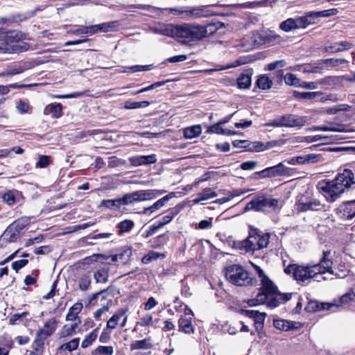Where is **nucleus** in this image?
Here are the masks:
<instances>
[{
  "label": "nucleus",
  "instance_id": "f257e3e1",
  "mask_svg": "<svg viewBox=\"0 0 355 355\" xmlns=\"http://www.w3.org/2000/svg\"><path fill=\"white\" fill-rule=\"evenodd\" d=\"M254 267L261 282V292L257 294L256 298L248 300V304L249 306H253L266 304L268 307L275 308L291 299V293L279 292L277 286L264 274L263 270L257 265H254Z\"/></svg>",
  "mask_w": 355,
  "mask_h": 355
},
{
  "label": "nucleus",
  "instance_id": "f03ea898",
  "mask_svg": "<svg viewBox=\"0 0 355 355\" xmlns=\"http://www.w3.org/2000/svg\"><path fill=\"white\" fill-rule=\"evenodd\" d=\"M355 185L354 175L345 169L334 180L320 184V189L329 202H335L340 196Z\"/></svg>",
  "mask_w": 355,
  "mask_h": 355
},
{
  "label": "nucleus",
  "instance_id": "7ed1b4c3",
  "mask_svg": "<svg viewBox=\"0 0 355 355\" xmlns=\"http://www.w3.org/2000/svg\"><path fill=\"white\" fill-rule=\"evenodd\" d=\"M213 24L200 26L190 24L175 25L174 39L182 44H189L202 40L216 31Z\"/></svg>",
  "mask_w": 355,
  "mask_h": 355
},
{
  "label": "nucleus",
  "instance_id": "20e7f679",
  "mask_svg": "<svg viewBox=\"0 0 355 355\" xmlns=\"http://www.w3.org/2000/svg\"><path fill=\"white\" fill-rule=\"evenodd\" d=\"M270 234L263 232L257 229L250 228L247 239L239 243V248L246 252L255 251L267 248L270 241Z\"/></svg>",
  "mask_w": 355,
  "mask_h": 355
},
{
  "label": "nucleus",
  "instance_id": "39448f33",
  "mask_svg": "<svg viewBox=\"0 0 355 355\" xmlns=\"http://www.w3.org/2000/svg\"><path fill=\"white\" fill-rule=\"evenodd\" d=\"M225 277L229 282L238 286H250L255 281L247 270L238 264L227 266L225 268Z\"/></svg>",
  "mask_w": 355,
  "mask_h": 355
},
{
  "label": "nucleus",
  "instance_id": "423d86ee",
  "mask_svg": "<svg viewBox=\"0 0 355 355\" xmlns=\"http://www.w3.org/2000/svg\"><path fill=\"white\" fill-rule=\"evenodd\" d=\"M317 266L313 264H307L306 266L290 264L285 269L286 274L293 275V278L299 282L308 284L310 280L319 275V272L316 271Z\"/></svg>",
  "mask_w": 355,
  "mask_h": 355
},
{
  "label": "nucleus",
  "instance_id": "0eeeda50",
  "mask_svg": "<svg viewBox=\"0 0 355 355\" xmlns=\"http://www.w3.org/2000/svg\"><path fill=\"white\" fill-rule=\"evenodd\" d=\"M281 209L279 200L275 198H266L265 196H259L249 202L245 211L253 209L257 211H278Z\"/></svg>",
  "mask_w": 355,
  "mask_h": 355
},
{
  "label": "nucleus",
  "instance_id": "6e6552de",
  "mask_svg": "<svg viewBox=\"0 0 355 355\" xmlns=\"http://www.w3.org/2000/svg\"><path fill=\"white\" fill-rule=\"evenodd\" d=\"M58 327V320L55 317L47 320L42 328L40 329L36 333V339L34 341L37 347H42L44 340L51 336Z\"/></svg>",
  "mask_w": 355,
  "mask_h": 355
},
{
  "label": "nucleus",
  "instance_id": "1a4fd4ad",
  "mask_svg": "<svg viewBox=\"0 0 355 355\" xmlns=\"http://www.w3.org/2000/svg\"><path fill=\"white\" fill-rule=\"evenodd\" d=\"M313 24H314V21L309 20L307 15H306L295 19L289 18L282 21L279 25V28L285 32H289L293 29L304 28Z\"/></svg>",
  "mask_w": 355,
  "mask_h": 355
},
{
  "label": "nucleus",
  "instance_id": "9d476101",
  "mask_svg": "<svg viewBox=\"0 0 355 355\" xmlns=\"http://www.w3.org/2000/svg\"><path fill=\"white\" fill-rule=\"evenodd\" d=\"M330 251L323 252L322 257L318 263L313 264L317 266L316 271L320 272L319 275H324L326 272L329 274L334 273L333 261L329 259Z\"/></svg>",
  "mask_w": 355,
  "mask_h": 355
},
{
  "label": "nucleus",
  "instance_id": "9b49d317",
  "mask_svg": "<svg viewBox=\"0 0 355 355\" xmlns=\"http://www.w3.org/2000/svg\"><path fill=\"white\" fill-rule=\"evenodd\" d=\"M149 30L154 34L167 36L174 39L175 25L157 23L156 26H150Z\"/></svg>",
  "mask_w": 355,
  "mask_h": 355
},
{
  "label": "nucleus",
  "instance_id": "f8f14e48",
  "mask_svg": "<svg viewBox=\"0 0 355 355\" xmlns=\"http://www.w3.org/2000/svg\"><path fill=\"white\" fill-rule=\"evenodd\" d=\"M211 8V6L192 8L191 9L186 10L185 15L187 17L193 19L215 15L216 13Z\"/></svg>",
  "mask_w": 355,
  "mask_h": 355
},
{
  "label": "nucleus",
  "instance_id": "ddd939ff",
  "mask_svg": "<svg viewBox=\"0 0 355 355\" xmlns=\"http://www.w3.org/2000/svg\"><path fill=\"white\" fill-rule=\"evenodd\" d=\"M340 218L350 220L355 216V200L343 202L336 210Z\"/></svg>",
  "mask_w": 355,
  "mask_h": 355
},
{
  "label": "nucleus",
  "instance_id": "4468645a",
  "mask_svg": "<svg viewBox=\"0 0 355 355\" xmlns=\"http://www.w3.org/2000/svg\"><path fill=\"white\" fill-rule=\"evenodd\" d=\"M286 173V168L282 163L274 166L268 167L261 171L257 173L261 178L276 177L283 175Z\"/></svg>",
  "mask_w": 355,
  "mask_h": 355
},
{
  "label": "nucleus",
  "instance_id": "2eb2a0df",
  "mask_svg": "<svg viewBox=\"0 0 355 355\" xmlns=\"http://www.w3.org/2000/svg\"><path fill=\"white\" fill-rule=\"evenodd\" d=\"M280 122L283 127H302L304 125L306 120L304 117L294 114H286L279 116Z\"/></svg>",
  "mask_w": 355,
  "mask_h": 355
},
{
  "label": "nucleus",
  "instance_id": "dca6fc26",
  "mask_svg": "<svg viewBox=\"0 0 355 355\" xmlns=\"http://www.w3.org/2000/svg\"><path fill=\"white\" fill-rule=\"evenodd\" d=\"M242 313L250 318L254 319L255 328L257 331L262 329L266 313L255 310L242 309Z\"/></svg>",
  "mask_w": 355,
  "mask_h": 355
},
{
  "label": "nucleus",
  "instance_id": "f3484780",
  "mask_svg": "<svg viewBox=\"0 0 355 355\" xmlns=\"http://www.w3.org/2000/svg\"><path fill=\"white\" fill-rule=\"evenodd\" d=\"M175 196V193L174 192H171L168 195L159 199L153 205H151L148 207L144 208L142 211V214H150L153 213L155 211L164 207L168 201H169L171 199H172Z\"/></svg>",
  "mask_w": 355,
  "mask_h": 355
},
{
  "label": "nucleus",
  "instance_id": "a211bd4d",
  "mask_svg": "<svg viewBox=\"0 0 355 355\" xmlns=\"http://www.w3.org/2000/svg\"><path fill=\"white\" fill-rule=\"evenodd\" d=\"M130 164L134 166H139L141 165H146L155 163L157 161L156 155H137L133 156L129 159Z\"/></svg>",
  "mask_w": 355,
  "mask_h": 355
},
{
  "label": "nucleus",
  "instance_id": "6ab92c4d",
  "mask_svg": "<svg viewBox=\"0 0 355 355\" xmlns=\"http://www.w3.org/2000/svg\"><path fill=\"white\" fill-rule=\"evenodd\" d=\"M311 130L313 131H332L344 132H351L355 131V130L346 127L343 125L333 124L313 126Z\"/></svg>",
  "mask_w": 355,
  "mask_h": 355
},
{
  "label": "nucleus",
  "instance_id": "aec40b11",
  "mask_svg": "<svg viewBox=\"0 0 355 355\" xmlns=\"http://www.w3.org/2000/svg\"><path fill=\"white\" fill-rule=\"evenodd\" d=\"M164 192V190H139L135 193L137 201H144L153 200Z\"/></svg>",
  "mask_w": 355,
  "mask_h": 355
},
{
  "label": "nucleus",
  "instance_id": "412c9836",
  "mask_svg": "<svg viewBox=\"0 0 355 355\" xmlns=\"http://www.w3.org/2000/svg\"><path fill=\"white\" fill-rule=\"evenodd\" d=\"M131 255V249L129 248H123L120 249L116 254L111 256V260L113 262L125 263L128 261Z\"/></svg>",
  "mask_w": 355,
  "mask_h": 355
},
{
  "label": "nucleus",
  "instance_id": "4be33fe9",
  "mask_svg": "<svg viewBox=\"0 0 355 355\" xmlns=\"http://www.w3.org/2000/svg\"><path fill=\"white\" fill-rule=\"evenodd\" d=\"M179 330L185 334H191L194 333L192 325V318L191 316H182L178 321Z\"/></svg>",
  "mask_w": 355,
  "mask_h": 355
},
{
  "label": "nucleus",
  "instance_id": "5701e85b",
  "mask_svg": "<svg viewBox=\"0 0 355 355\" xmlns=\"http://www.w3.org/2000/svg\"><path fill=\"white\" fill-rule=\"evenodd\" d=\"M128 311L127 309H119L107 321V329H114L119 324L120 319L126 314Z\"/></svg>",
  "mask_w": 355,
  "mask_h": 355
},
{
  "label": "nucleus",
  "instance_id": "b1692460",
  "mask_svg": "<svg viewBox=\"0 0 355 355\" xmlns=\"http://www.w3.org/2000/svg\"><path fill=\"white\" fill-rule=\"evenodd\" d=\"M202 132L200 125H194L185 128L183 130L184 137L187 139H191L198 137Z\"/></svg>",
  "mask_w": 355,
  "mask_h": 355
},
{
  "label": "nucleus",
  "instance_id": "393cba45",
  "mask_svg": "<svg viewBox=\"0 0 355 355\" xmlns=\"http://www.w3.org/2000/svg\"><path fill=\"white\" fill-rule=\"evenodd\" d=\"M50 113L55 119L60 118L62 114V105L60 103H51L44 109V114Z\"/></svg>",
  "mask_w": 355,
  "mask_h": 355
},
{
  "label": "nucleus",
  "instance_id": "a878e982",
  "mask_svg": "<svg viewBox=\"0 0 355 355\" xmlns=\"http://www.w3.org/2000/svg\"><path fill=\"white\" fill-rule=\"evenodd\" d=\"M83 309V304L81 302H76L71 306L66 315V320L76 321L78 320V315Z\"/></svg>",
  "mask_w": 355,
  "mask_h": 355
},
{
  "label": "nucleus",
  "instance_id": "bb28decb",
  "mask_svg": "<svg viewBox=\"0 0 355 355\" xmlns=\"http://www.w3.org/2000/svg\"><path fill=\"white\" fill-rule=\"evenodd\" d=\"M134 226L135 223L132 220L126 219L119 223L116 227L118 230V234L121 236L130 232Z\"/></svg>",
  "mask_w": 355,
  "mask_h": 355
},
{
  "label": "nucleus",
  "instance_id": "cd10ccee",
  "mask_svg": "<svg viewBox=\"0 0 355 355\" xmlns=\"http://www.w3.org/2000/svg\"><path fill=\"white\" fill-rule=\"evenodd\" d=\"M181 207L176 206L172 209H171L168 211L169 214L164 216L157 223L158 227H162L165 225L169 223L173 218L176 216L180 211Z\"/></svg>",
  "mask_w": 355,
  "mask_h": 355
},
{
  "label": "nucleus",
  "instance_id": "c85d7f7f",
  "mask_svg": "<svg viewBox=\"0 0 355 355\" xmlns=\"http://www.w3.org/2000/svg\"><path fill=\"white\" fill-rule=\"evenodd\" d=\"M151 338H147L140 340H136L131 343V350L148 349L152 347Z\"/></svg>",
  "mask_w": 355,
  "mask_h": 355
},
{
  "label": "nucleus",
  "instance_id": "c756f323",
  "mask_svg": "<svg viewBox=\"0 0 355 355\" xmlns=\"http://www.w3.org/2000/svg\"><path fill=\"white\" fill-rule=\"evenodd\" d=\"M349 272V270L345 262H340L334 266V273L331 274L334 275L336 278H344Z\"/></svg>",
  "mask_w": 355,
  "mask_h": 355
},
{
  "label": "nucleus",
  "instance_id": "7c9ffc66",
  "mask_svg": "<svg viewBox=\"0 0 355 355\" xmlns=\"http://www.w3.org/2000/svg\"><path fill=\"white\" fill-rule=\"evenodd\" d=\"M336 12V9H329L322 11L310 12H308L306 15L309 20H313L315 22V19L317 18L329 17L335 15Z\"/></svg>",
  "mask_w": 355,
  "mask_h": 355
},
{
  "label": "nucleus",
  "instance_id": "2f4dec72",
  "mask_svg": "<svg viewBox=\"0 0 355 355\" xmlns=\"http://www.w3.org/2000/svg\"><path fill=\"white\" fill-rule=\"evenodd\" d=\"M347 62V60L343 58H329L322 61L323 67L334 68L339 67Z\"/></svg>",
  "mask_w": 355,
  "mask_h": 355
},
{
  "label": "nucleus",
  "instance_id": "473e14b6",
  "mask_svg": "<svg viewBox=\"0 0 355 355\" xmlns=\"http://www.w3.org/2000/svg\"><path fill=\"white\" fill-rule=\"evenodd\" d=\"M322 94L320 92H301L295 91L293 92V95L295 98L299 99H304V100H312L318 96H321Z\"/></svg>",
  "mask_w": 355,
  "mask_h": 355
},
{
  "label": "nucleus",
  "instance_id": "72a5a7b5",
  "mask_svg": "<svg viewBox=\"0 0 355 355\" xmlns=\"http://www.w3.org/2000/svg\"><path fill=\"white\" fill-rule=\"evenodd\" d=\"M354 299H355V293L354 292L353 290H349L347 293L343 295L340 297L338 302L336 304V307H338L340 306L348 305Z\"/></svg>",
  "mask_w": 355,
  "mask_h": 355
},
{
  "label": "nucleus",
  "instance_id": "f704fd0d",
  "mask_svg": "<svg viewBox=\"0 0 355 355\" xmlns=\"http://www.w3.org/2000/svg\"><path fill=\"white\" fill-rule=\"evenodd\" d=\"M301 210H320L322 209L323 205L318 200H311L309 202L302 203Z\"/></svg>",
  "mask_w": 355,
  "mask_h": 355
},
{
  "label": "nucleus",
  "instance_id": "c9c22d12",
  "mask_svg": "<svg viewBox=\"0 0 355 355\" xmlns=\"http://www.w3.org/2000/svg\"><path fill=\"white\" fill-rule=\"evenodd\" d=\"M101 205L108 209L119 210L122 205V202L121 198L113 200H103L101 202Z\"/></svg>",
  "mask_w": 355,
  "mask_h": 355
},
{
  "label": "nucleus",
  "instance_id": "e433bc0d",
  "mask_svg": "<svg viewBox=\"0 0 355 355\" xmlns=\"http://www.w3.org/2000/svg\"><path fill=\"white\" fill-rule=\"evenodd\" d=\"M273 325L276 329L288 331L293 328V322L285 320H275Z\"/></svg>",
  "mask_w": 355,
  "mask_h": 355
},
{
  "label": "nucleus",
  "instance_id": "4c0bfd02",
  "mask_svg": "<svg viewBox=\"0 0 355 355\" xmlns=\"http://www.w3.org/2000/svg\"><path fill=\"white\" fill-rule=\"evenodd\" d=\"M19 232L10 225L3 232V236L8 242H15L18 236Z\"/></svg>",
  "mask_w": 355,
  "mask_h": 355
},
{
  "label": "nucleus",
  "instance_id": "58836bf2",
  "mask_svg": "<svg viewBox=\"0 0 355 355\" xmlns=\"http://www.w3.org/2000/svg\"><path fill=\"white\" fill-rule=\"evenodd\" d=\"M96 283H106L108 281V270L101 268L98 270L94 275Z\"/></svg>",
  "mask_w": 355,
  "mask_h": 355
},
{
  "label": "nucleus",
  "instance_id": "ea45409f",
  "mask_svg": "<svg viewBox=\"0 0 355 355\" xmlns=\"http://www.w3.org/2000/svg\"><path fill=\"white\" fill-rule=\"evenodd\" d=\"M270 143H267V145L261 141H254L248 144V150L251 152H261L268 148L267 146H269ZM244 147H246L245 146Z\"/></svg>",
  "mask_w": 355,
  "mask_h": 355
},
{
  "label": "nucleus",
  "instance_id": "a19ab883",
  "mask_svg": "<svg viewBox=\"0 0 355 355\" xmlns=\"http://www.w3.org/2000/svg\"><path fill=\"white\" fill-rule=\"evenodd\" d=\"M99 32L107 33L114 30L119 25L118 21L105 22L96 24Z\"/></svg>",
  "mask_w": 355,
  "mask_h": 355
},
{
  "label": "nucleus",
  "instance_id": "79ce46f5",
  "mask_svg": "<svg viewBox=\"0 0 355 355\" xmlns=\"http://www.w3.org/2000/svg\"><path fill=\"white\" fill-rule=\"evenodd\" d=\"M257 86L262 89H268L272 87V80L266 76H260L257 81Z\"/></svg>",
  "mask_w": 355,
  "mask_h": 355
},
{
  "label": "nucleus",
  "instance_id": "37998d69",
  "mask_svg": "<svg viewBox=\"0 0 355 355\" xmlns=\"http://www.w3.org/2000/svg\"><path fill=\"white\" fill-rule=\"evenodd\" d=\"M79 341L80 339L78 338H73L69 342L62 345L60 349L64 351L72 352L78 348Z\"/></svg>",
  "mask_w": 355,
  "mask_h": 355
},
{
  "label": "nucleus",
  "instance_id": "c03bdc74",
  "mask_svg": "<svg viewBox=\"0 0 355 355\" xmlns=\"http://www.w3.org/2000/svg\"><path fill=\"white\" fill-rule=\"evenodd\" d=\"M97 336H98L97 330L96 329L93 330L83 340V342L81 343V347L83 348H86L88 346H89L96 339Z\"/></svg>",
  "mask_w": 355,
  "mask_h": 355
},
{
  "label": "nucleus",
  "instance_id": "a18cd8bd",
  "mask_svg": "<svg viewBox=\"0 0 355 355\" xmlns=\"http://www.w3.org/2000/svg\"><path fill=\"white\" fill-rule=\"evenodd\" d=\"M302 141H304L307 143L316 142L318 141H322L324 142L328 143L331 141V137L322 135L309 136L304 137Z\"/></svg>",
  "mask_w": 355,
  "mask_h": 355
},
{
  "label": "nucleus",
  "instance_id": "49530a36",
  "mask_svg": "<svg viewBox=\"0 0 355 355\" xmlns=\"http://www.w3.org/2000/svg\"><path fill=\"white\" fill-rule=\"evenodd\" d=\"M282 39L281 37L276 34L275 32L270 31L269 33H266L265 35V42L270 44H274L277 43L281 42Z\"/></svg>",
  "mask_w": 355,
  "mask_h": 355
},
{
  "label": "nucleus",
  "instance_id": "de8ad7c7",
  "mask_svg": "<svg viewBox=\"0 0 355 355\" xmlns=\"http://www.w3.org/2000/svg\"><path fill=\"white\" fill-rule=\"evenodd\" d=\"M165 255L164 254L159 253L157 252L151 251L148 254L142 258V262L145 264L150 263L153 260H156L159 257L164 258Z\"/></svg>",
  "mask_w": 355,
  "mask_h": 355
},
{
  "label": "nucleus",
  "instance_id": "09e8293b",
  "mask_svg": "<svg viewBox=\"0 0 355 355\" xmlns=\"http://www.w3.org/2000/svg\"><path fill=\"white\" fill-rule=\"evenodd\" d=\"M237 83L239 88H248L251 85V78L248 75L243 74L238 78Z\"/></svg>",
  "mask_w": 355,
  "mask_h": 355
},
{
  "label": "nucleus",
  "instance_id": "8fccbe9b",
  "mask_svg": "<svg viewBox=\"0 0 355 355\" xmlns=\"http://www.w3.org/2000/svg\"><path fill=\"white\" fill-rule=\"evenodd\" d=\"M284 81L286 84L294 87H298L300 83V80L297 78L295 74L293 73H286L284 76Z\"/></svg>",
  "mask_w": 355,
  "mask_h": 355
},
{
  "label": "nucleus",
  "instance_id": "3c124183",
  "mask_svg": "<svg viewBox=\"0 0 355 355\" xmlns=\"http://www.w3.org/2000/svg\"><path fill=\"white\" fill-rule=\"evenodd\" d=\"M3 200L9 205H14L16 202V191H9L3 195Z\"/></svg>",
  "mask_w": 355,
  "mask_h": 355
},
{
  "label": "nucleus",
  "instance_id": "603ef678",
  "mask_svg": "<svg viewBox=\"0 0 355 355\" xmlns=\"http://www.w3.org/2000/svg\"><path fill=\"white\" fill-rule=\"evenodd\" d=\"M201 200H207L217 196V193L214 191L211 188H205L200 193Z\"/></svg>",
  "mask_w": 355,
  "mask_h": 355
},
{
  "label": "nucleus",
  "instance_id": "864d4df0",
  "mask_svg": "<svg viewBox=\"0 0 355 355\" xmlns=\"http://www.w3.org/2000/svg\"><path fill=\"white\" fill-rule=\"evenodd\" d=\"M121 200L122 205H128L137 201L135 191L125 195L123 198H121Z\"/></svg>",
  "mask_w": 355,
  "mask_h": 355
},
{
  "label": "nucleus",
  "instance_id": "5fc2aeb1",
  "mask_svg": "<svg viewBox=\"0 0 355 355\" xmlns=\"http://www.w3.org/2000/svg\"><path fill=\"white\" fill-rule=\"evenodd\" d=\"M91 280L89 276L83 275L80 277L79 280V288L81 291H86L88 289L89 286L90 285Z\"/></svg>",
  "mask_w": 355,
  "mask_h": 355
},
{
  "label": "nucleus",
  "instance_id": "6e6d98bb",
  "mask_svg": "<svg viewBox=\"0 0 355 355\" xmlns=\"http://www.w3.org/2000/svg\"><path fill=\"white\" fill-rule=\"evenodd\" d=\"M28 224V220L26 219L21 218L15 220L11 226L15 228V230L19 233L21 230H22Z\"/></svg>",
  "mask_w": 355,
  "mask_h": 355
},
{
  "label": "nucleus",
  "instance_id": "4d7b16f0",
  "mask_svg": "<svg viewBox=\"0 0 355 355\" xmlns=\"http://www.w3.org/2000/svg\"><path fill=\"white\" fill-rule=\"evenodd\" d=\"M96 352L102 355H112L114 354V348L112 346H98Z\"/></svg>",
  "mask_w": 355,
  "mask_h": 355
},
{
  "label": "nucleus",
  "instance_id": "13d9d810",
  "mask_svg": "<svg viewBox=\"0 0 355 355\" xmlns=\"http://www.w3.org/2000/svg\"><path fill=\"white\" fill-rule=\"evenodd\" d=\"M207 133L209 134H218V135H223V133H225V129H223L219 123H217L210 127L207 130Z\"/></svg>",
  "mask_w": 355,
  "mask_h": 355
},
{
  "label": "nucleus",
  "instance_id": "bf43d9fd",
  "mask_svg": "<svg viewBox=\"0 0 355 355\" xmlns=\"http://www.w3.org/2000/svg\"><path fill=\"white\" fill-rule=\"evenodd\" d=\"M153 322V316L147 314L143 316L139 321L137 322V326L146 327L151 324Z\"/></svg>",
  "mask_w": 355,
  "mask_h": 355
},
{
  "label": "nucleus",
  "instance_id": "052dcab7",
  "mask_svg": "<svg viewBox=\"0 0 355 355\" xmlns=\"http://www.w3.org/2000/svg\"><path fill=\"white\" fill-rule=\"evenodd\" d=\"M50 163V157L47 155H41L39 157L37 162L36 163V167L37 168H45Z\"/></svg>",
  "mask_w": 355,
  "mask_h": 355
},
{
  "label": "nucleus",
  "instance_id": "680f3d73",
  "mask_svg": "<svg viewBox=\"0 0 355 355\" xmlns=\"http://www.w3.org/2000/svg\"><path fill=\"white\" fill-rule=\"evenodd\" d=\"M74 331L68 325H64L59 332L60 338H66L74 334Z\"/></svg>",
  "mask_w": 355,
  "mask_h": 355
},
{
  "label": "nucleus",
  "instance_id": "e2e57ef3",
  "mask_svg": "<svg viewBox=\"0 0 355 355\" xmlns=\"http://www.w3.org/2000/svg\"><path fill=\"white\" fill-rule=\"evenodd\" d=\"M286 62L284 60H277L270 63L268 65V69L270 71H273L276 69L282 68L286 66Z\"/></svg>",
  "mask_w": 355,
  "mask_h": 355
},
{
  "label": "nucleus",
  "instance_id": "0e129e2a",
  "mask_svg": "<svg viewBox=\"0 0 355 355\" xmlns=\"http://www.w3.org/2000/svg\"><path fill=\"white\" fill-rule=\"evenodd\" d=\"M28 261L27 259H21L14 261L12 263V268L17 272L21 268L24 267L28 263Z\"/></svg>",
  "mask_w": 355,
  "mask_h": 355
},
{
  "label": "nucleus",
  "instance_id": "69168bd1",
  "mask_svg": "<svg viewBox=\"0 0 355 355\" xmlns=\"http://www.w3.org/2000/svg\"><path fill=\"white\" fill-rule=\"evenodd\" d=\"M321 156L316 154L306 155V164H313L321 161Z\"/></svg>",
  "mask_w": 355,
  "mask_h": 355
},
{
  "label": "nucleus",
  "instance_id": "338daca9",
  "mask_svg": "<svg viewBox=\"0 0 355 355\" xmlns=\"http://www.w3.org/2000/svg\"><path fill=\"white\" fill-rule=\"evenodd\" d=\"M257 165V162L255 161H248L241 164V168L244 171L253 170Z\"/></svg>",
  "mask_w": 355,
  "mask_h": 355
},
{
  "label": "nucleus",
  "instance_id": "774afa93",
  "mask_svg": "<svg viewBox=\"0 0 355 355\" xmlns=\"http://www.w3.org/2000/svg\"><path fill=\"white\" fill-rule=\"evenodd\" d=\"M13 342L11 339L6 341L5 347H0V355H8L10 349L12 348Z\"/></svg>",
  "mask_w": 355,
  "mask_h": 355
}]
</instances>
